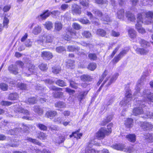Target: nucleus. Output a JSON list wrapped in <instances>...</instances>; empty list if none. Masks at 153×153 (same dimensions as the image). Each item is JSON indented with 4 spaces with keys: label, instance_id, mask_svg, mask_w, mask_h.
I'll return each mask as SVG.
<instances>
[{
    "label": "nucleus",
    "instance_id": "f257e3e1",
    "mask_svg": "<svg viewBox=\"0 0 153 153\" xmlns=\"http://www.w3.org/2000/svg\"><path fill=\"white\" fill-rule=\"evenodd\" d=\"M16 65H11L9 67V70L14 74H16L18 73L17 71V66H19L22 68V73L25 76H28L29 75L36 71V68H35V66L32 64H30L29 66H28L27 69L23 67L24 63L20 61H17L16 62Z\"/></svg>",
    "mask_w": 153,
    "mask_h": 153
},
{
    "label": "nucleus",
    "instance_id": "f03ea898",
    "mask_svg": "<svg viewBox=\"0 0 153 153\" xmlns=\"http://www.w3.org/2000/svg\"><path fill=\"white\" fill-rule=\"evenodd\" d=\"M144 76H142L140 80H139L135 88V91L134 93L135 96H139L141 95L144 99V101H151L153 102V94L151 93L148 90L144 91L142 94L139 93V91L142 88V85L143 84Z\"/></svg>",
    "mask_w": 153,
    "mask_h": 153
},
{
    "label": "nucleus",
    "instance_id": "7ed1b4c3",
    "mask_svg": "<svg viewBox=\"0 0 153 153\" xmlns=\"http://www.w3.org/2000/svg\"><path fill=\"white\" fill-rule=\"evenodd\" d=\"M138 104L139 106L134 108L133 110V113L135 116L142 115L141 117L145 118H151L153 117V113L147 111H144L146 109L145 103L142 101H138Z\"/></svg>",
    "mask_w": 153,
    "mask_h": 153
},
{
    "label": "nucleus",
    "instance_id": "20e7f679",
    "mask_svg": "<svg viewBox=\"0 0 153 153\" xmlns=\"http://www.w3.org/2000/svg\"><path fill=\"white\" fill-rule=\"evenodd\" d=\"M53 37L50 35L45 34L40 36L36 41L38 43L41 45L44 43H51L53 41Z\"/></svg>",
    "mask_w": 153,
    "mask_h": 153
},
{
    "label": "nucleus",
    "instance_id": "39448f33",
    "mask_svg": "<svg viewBox=\"0 0 153 153\" xmlns=\"http://www.w3.org/2000/svg\"><path fill=\"white\" fill-rule=\"evenodd\" d=\"M137 23L135 25L136 28L139 33L143 34L145 32V30L142 27V24L143 23L142 15L138 14L137 17Z\"/></svg>",
    "mask_w": 153,
    "mask_h": 153
},
{
    "label": "nucleus",
    "instance_id": "423d86ee",
    "mask_svg": "<svg viewBox=\"0 0 153 153\" xmlns=\"http://www.w3.org/2000/svg\"><path fill=\"white\" fill-rule=\"evenodd\" d=\"M93 13L96 16L99 17L101 20L103 21L104 23L105 24H108V22H110V18L107 15L105 16V18L102 17V13L99 10L97 9H95L93 11Z\"/></svg>",
    "mask_w": 153,
    "mask_h": 153
},
{
    "label": "nucleus",
    "instance_id": "0eeeda50",
    "mask_svg": "<svg viewBox=\"0 0 153 153\" xmlns=\"http://www.w3.org/2000/svg\"><path fill=\"white\" fill-rule=\"evenodd\" d=\"M132 99L131 91L128 90L126 91V96L120 102V104L122 105L125 106L127 105Z\"/></svg>",
    "mask_w": 153,
    "mask_h": 153
},
{
    "label": "nucleus",
    "instance_id": "6e6552de",
    "mask_svg": "<svg viewBox=\"0 0 153 153\" xmlns=\"http://www.w3.org/2000/svg\"><path fill=\"white\" fill-rule=\"evenodd\" d=\"M15 111H17L19 112L22 113L23 114L26 115V116H23L22 117V118L25 119L27 120H30L28 117L27 116V115L29 114V112L27 110H25L22 107L19 106L18 105H16L15 108Z\"/></svg>",
    "mask_w": 153,
    "mask_h": 153
},
{
    "label": "nucleus",
    "instance_id": "1a4fd4ad",
    "mask_svg": "<svg viewBox=\"0 0 153 153\" xmlns=\"http://www.w3.org/2000/svg\"><path fill=\"white\" fill-rule=\"evenodd\" d=\"M94 145H97V143H96L94 140H91L88 142L87 146L86 148L85 153H96L97 152L98 153V151L94 149H91V147Z\"/></svg>",
    "mask_w": 153,
    "mask_h": 153
},
{
    "label": "nucleus",
    "instance_id": "9d476101",
    "mask_svg": "<svg viewBox=\"0 0 153 153\" xmlns=\"http://www.w3.org/2000/svg\"><path fill=\"white\" fill-rule=\"evenodd\" d=\"M67 30L68 31L64 37L65 40H68L70 39L71 38L75 39L77 38V37L76 36V33L75 32V31L73 30L72 28H69Z\"/></svg>",
    "mask_w": 153,
    "mask_h": 153
},
{
    "label": "nucleus",
    "instance_id": "9b49d317",
    "mask_svg": "<svg viewBox=\"0 0 153 153\" xmlns=\"http://www.w3.org/2000/svg\"><path fill=\"white\" fill-rule=\"evenodd\" d=\"M106 133V131L104 128H102L95 134V136L97 138L100 140L103 139Z\"/></svg>",
    "mask_w": 153,
    "mask_h": 153
},
{
    "label": "nucleus",
    "instance_id": "f8f14e48",
    "mask_svg": "<svg viewBox=\"0 0 153 153\" xmlns=\"http://www.w3.org/2000/svg\"><path fill=\"white\" fill-rule=\"evenodd\" d=\"M72 13L74 14L80 15L81 13V8L79 6L76 4H74L72 7Z\"/></svg>",
    "mask_w": 153,
    "mask_h": 153
},
{
    "label": "nucleus",
    "instance_id": "ddd939ff",
    "mask_svg": "<svg viewBox=\"0 0 153 153\" xmlns=\"http://www.w3.org/2000/svg\"><path fill=\"white\" fill-rule=\"evenodd\" d=\"M10 83L12 86H15L16 85L18 87L22 90H25L26 88V85L19 82H18L17 84L16 83L15 81H14L10 80Z\"/></svg>",
    "mask_w": 153,
    "mask_h": 153
},
{
    "label": "nucleus",
    "instance_id": "4468645a",
    "mask_svg": "<svg viewBox=\"0 0 153 153\" xmlns=\"http://www.w3.org/2000/svg\"><path fill=\"white\" fill-rule=\"evenodd\" d=\"M141 123V127L145 130H148L152 129L153 127V125L150 123L142 122Z\"/></svg>",
    "mask_w": 153,
    "mask_h": 153
},
{
    "label": "nucleus",
    "instance_id": "2eb2a0df",
    "mask_svg": "<svg viewBox=\"0 0 153 153\" xmlns=\"http://www.w3.org/2000/svg\"><path fill=\"white\" fill-rule=\"evenodd\" d=\"M42 56L45 59L49 60L51 59L53 55L52 53L49 51H44L42 52Z\"/></svg>",
    "mask_w": 153,
    "mask_h": 153
},
{
    "label": "nucleus",
    "instance_id": "dca6fc26",
    "mask_svg": "<svg viewBox=\"0 0 153 153\" xmlns=\"http://www.w3.org/2000/svg\"><path fill=\"white\" fill-rule=\"evenodd\" d=\"M51 14L50 12L47 10L38 16L39 18L42 19H45Z\"/></svg>",
    "mask_w": 153,
    "mask_h": 153
},
{
    "label": "nucleus",
    "instance_id": "f3484780",
    "mask_svg": "<svg viewBox=\"0 0 153 153\" xmlns=\"http://www.w3.org/2000/svg\"><path fill=\"white\" fill-rule=\"evenodd\" d=\"M111 147L117 150L123 151L124 145L120 144H115L113 145Z\"/></svg>",
    "mask_w": 153,
    "mask_h": 153
},
{
    "label": "nucleus",
    "instance_id": "a211bd4d",
    "mask_svg": "<svg viewBox=\"0 0 153 153\" xmlns=\"http://www.w3.org/2000/svg\"><path fill=\"white\" fill-rule=\"evenodd\" d=\"M57 114V113L55 111H47L46 114V116L51 119H53V117Z\"/></svg>",
    "mask_w": 153,
    "mask_h": 153
},
{
    "label": "nucleus",
    "instance_id": "6ab92c4d",
    "mask_svg": "<svg viewBox=\"0 0 153 153\" xmlns=\"http://www.w3.org/2000/svg\"><path fill=\"white\" fill-rule=\"evenodd\" d=\"M135 51L137 53L140 54L141 55L146 54L149 51L146 48H137L135 49Z\"/></svg>",
    "mask_w": 153,
    "mask_h": 153
},
{
    "label": "nucleus",
    "instance_id": "aec40b11",
    "mask_svg": "<svg viewBox=\"0 0 153 153\" xmlns=\"http://www.w3.org/2000/svg\"><path fill=\"white\" fill-rule=\"evenodd\" d=\"M19 97V95L16 93H11L9 94L8 99L10 100H16Z\"/></svg>",
    "mask_w": 153,
    "mask_h": 153
},
{
    "label": "nucleus",
    "instance_id": "412c9836",
    "mask_svg": "<svg viewBox=\"0 0 153 153\" xmlns=\"http://www.w3.org/2000/svg\"><path fill=\"white\" fill-rule=\"evenodd\" d=\"M87 15L91 19L93 23L97 25H99L98 20L97 19L95 18H92V15L91 13L87 12Z\"/></svg>",
    "mask_w": 153,
    "mask_h": 153
},
{
    "label": "nucleus",
    "instance_id": "4be33fe9",
    "mask_svg": "<svg viewBox=\"0 0 153 153\" xmlns=\"http://www.w3.org/2000/svg\"><path fill=\"white\" fill-rule=\"evenodd\" d=\"M42 31L41 27L39 25H37L34 27L32 31V33L34 35H37Z\"/></svg>",
    "mask_w": 153,
    "mask_h": 153
},
{
    "label": "nucleus",
    "instance_id": "5701e85b",
    "mask_svg": "<svg viewBox=\"0 0 153 153\" xmlns=\"http://www.w3.org/2000/svg\"><path fill=\"white\" fill-rule=\"evenodd\" d=\"M128 35L131 39H134L136 36V33L133 29L130 28L128 30Z\"/></svg>",
    "mask_w": 153,
    "mask_h": 153
},
{
    "label": "nucleus",
    "instance_id": "b1692460",
    "mask_svg": "<svg viewBox=\"0 0 153 153\" xmlns=\"http://www.w3.org/2000/svg\"><path fill=\"white\" fill-rule=\"evenodd\" d=\"M128 140L132 143H134L136 140V135L134 134H129L126 136Z\"/></svg>",
    "mask_w": 153,
    "mask_h": 153
},
{
    "label": "nucleus",
    "instance_id": "393cba45",
    "mask_svg": "<svg viewBox=\"0 0 153 153\" xmlns=\"http://www.w3.org/2000/svg\"><path fill=\"white\" fill-rule=\"evenodd\" d=\"M82 135V133H79V131L78 130L73 132L72 134L70 135V137H71L74 136L75 138H77V139H79L80 138Z\"/></svg>",
    "mask_w": 153,
    "mask_h": 153
},
{
    "label": "nucleus",
    "instance_id": "a878e982",
    "mask_svg": "<svg viewBox=\"0 0 153 153\" xmlns=\"http://www.w3.org/2000/svg\"><path fill=\"white\" fill-rule=\"evenodd\" d=\"M133 120L131 118H127L125 121V124L128 128L131 127L132 126Z\"/></svg>",
    "mask_w": 153,
    "mask_h": 153
},
{
    "label": "nucleus",
    "instance_id": "bb28decb",
    "mask_svg": "<svg viewBox=\"0 0 153 153\" xmlns=\"http://www.w3.org/2000/svg\"><path fill=\"white\" fill-rule=\"evenodd\" d=\"M126 16L128 18V19L131 21H134L135 20V16L130 12H128L126 13Z\"/></svg>",
    "mask_w": 153,
    "mask_h": 153
},
{
    "label": "nucleus",
    "instance_id": "cd10ccee",
    "mask_svg": "<svg viewBox=\"0 0 153 153\" xmlns=\"http://www.w3.org/2000/svg\"><path fill=\"white\" fill-rule=\"evenodd\" d=\"M119 76V74L116 73L114 74L113 76L110 79L108 83V84L107 85V86L110 85L112 83L115 81L117 79L118 76Z\"/></svg>",
    "mask_w": 153,
    "mask_h": 153
},
{
    "label": "nucleus",
    "instance_id": "c85d7f7f",
    "mask_svg": "<svg viewBox=\"0 0 153 153\" xmlns=\"http://www.w3.org/2000/svg\"><path fill=\"white\" fill-rule=\"evenodd\" d=\"M140 44L141 45V46L143 47H149L150 46V43L145 40L139 38Z\"/></svg>",
    "mask_w": 153,
    "mask_h": 153
},
{
    "label": "nucleus",
    "instance_id": "c756f323",
    "mask_svg": "<svg viewBox=\"0 0 153 153\" xmlns=\"http://www.w3.org/2000/svg\"><path fill=\"white\" fill-rule=\"evenodd\" d=\"M62 24L59 22H56L54 25L55 30L59 31L62 28Z\"/></svg>",
    "mask_w": 153,
    "mask_h": 153
},
{
    "label": "nucleus",
    "instance_id": "7c9ffc66",
    "mask_svg": "<svg viewBox=\"0 0 153 153\" xmlns=\"http://www.w3.org/2000/svg\"><path fill=\"white\" fill-rule=\"evenodd\" d=\"M26 140L38 145L40 146L42 144L41 143L36 139H33L30 137H27Z\"/></svg>",
    "mask_w": 153,
    "mask_h": 153
},
{
    "label": "nucleus",
    "instance_id": "2f4dec72",
    "mask_svg": "<svg viewBox=\"0 0 153 153\" xmlns=\"http://www.w3.org/2000/svg\"><path fill=\"white\" fill-rule=\"evenodd\" d=\"M55 106L59 108H63L66 107V104L62 102H58L55 104Z\"/></svg>",
    "mask_w": 153,
    "mask_h": 153
},
{
    "label": "nucleus",
    "instance_id": "473e14b6",
    "mask_svg": "<svg viewBox=\"0 0 153 153\" xmlns=\"http://www.w3.org/2000/svg\"><path fill=\"white\" fill-rule=\"evenodd\" d=\"M45 27L48 30H51L53 28V24L51 22L47 21L44 24Z\"/></svg>",
    "mask_w": 153,
    "mask_h": 153
},
{
    "label": "nucleus",
    "instance_id": "72a5a7b5",
    "mask_svg": "<svg viewBox=\"0 0 153 153\" xmlns=\"http://www.w3.org/2000/svg\"><path fill=\"white\" fill-rule=\"evenodd\" d=\"M74 61L68 60L66 62V65L68 68L73 69L74 68Z\"/></svg>",
    "mask_w": 153,
    "mask_h": 153
},
{
    "label": "nucleus",
    "instance_id": "f704fd0d",
    "mask_svg": "<svg viewBox=\"0 0 153 153\" xmlns=\"http://www.w3.org/2000/svg\"><path fill=\"white\" fill-rule=\"evenodd\" d=\"M145 138L149 143L153 142V134L148 133L145 135Z\"/></svg>",
    "mask_w": 153,
    "mask_h": 153
},
{
    "label": "nucleus",
    "instance_id": "c9c22d12",
    "mask_svg": "<svg viewBox=\"0 0 153 153\" xmlns=\"http://www.w3.org/2000/svg\"><path fill=\"white\" fill-rule=\"evenodd\" d=\"M96 33L102 36H105L106 35V31L104 30L101 29H98Z\"/></svg>",
    "mask_w": 153,
    "mask_h": 153
},
{
    "label": "nucleus",
    "instance_id": "e433bc0d",
    "mask_svg": "<svg viewBox=\"0 0 153 153\" xmlns=\"http://www.w3.org/2000/svg\"><path fill=\"white\" fill-rule=\"evenodd\" d=\"M47 135L45 133L40 132L38 134L37 137L40 140H45L46 139Z\"/></svg>",
    "mask_w": 153,
    "mask_h": 153
},
{
    "label": "nucleus",
    "instance_id": "4c0bfd02",
    "mask_svg": "<svg viewBox=\"0 0 153 153\" xmlns=\"http://www.w3.org/2000/svg\"><path fill=\"white\" fill-rule=\"evenodd\" d=\"M34 111L39 115L42 114L43 113V110L40 108L39 106H35L34 107Z\"/></svg>",
    "mask_w": 153,
    "mask_h": 153
},
{
    "label": "nucleus",
    "instance_id": "58836bf2",
    "mask_svg": "<svg viewBox=\"0 0 153 153\" xmlns=\"http://www.w3.org/2000/svg\"><path fill=\"white\" fill-rule=\"evenodd\" d=\"M108 74V71H105L103 74L101 76L100 79L99 81L97 83V85L98 86L101 83L102 80Z\"/></svg>",
    "mask_w": 153,
    "mask_h": 153
},
{
    "label": "nucleus",
    "instance_id": "ea45409f",
    "mask_svg": "<svg viewBox=\"0 0 153 153\" xmlns=\"http://www.w3.org/2000/svg\"><path fill=\"white\" fill-rule=\"evenodd\" d=\"M123 151L127 153H131L134 152V149L131 147H126L124 146Z\"/></svg>",
    "mask_w": 153,
    "mask_h": 153
},
{
    "label": "nucleus",
    "instance_id": "a19ab883",
    "mask_svg": "<svg viewBox=\"0 0 153 153\" xmlns=\"http://www.w3.org/2000/svg\"><path fill=\"white\" fill-rule=\"evenodd\" d=\"M81 80L83 81H90L91 80V77L89 75H83L81 76Z\"/></svg>",
    "mask_w": 153,
    "mask_h": 153
},
{
    "label": "nucleus",
    "instance_id": "79ce46f5",
    "mask_svg": "<svg viewBox=\"0 0 153 153\" xmlns=\"http://www.w3.org/2000/svg\"><path fill=\"white\" fill-rule=\"evenodd\" d=\"M8 86L7 84L4 83H1L0 84V88L3 91H7Z\"/></svg>",
    "mask_w": 153,
    "mask_h": 153
},
{
    "label": "nucleus",
    "instance_id": "37998d69",
    "mask_svg": "<svg viewBox=\"0 0 153 153\" xmlns=\"http://www.w3.org/2000/svg\"><path fill=\"white\" fill-rule=\"evenodd\" d=\"M36 102L37 100L34 97L29 98L26 100V102L29 104H34L36 103Z\"/></svg>",
    "mask_w": 153,
    "mask_h": 153
},
{
    "label": "nucleus",
    "instance_id": "c03bdc74",
    "mask_svg": "<svg viewBox=\"0 0 153 153\" xmlns=\"http://www.w3.org/2000/svg\"><path fill=\"white\" fill-rule=\"evenodd\" d=\"M80 3L83 7H87L88 6V0H79Z\"/></svg>",
    "mask_w": 153,
    "mask_h": 153
},
{
    "label": "nucleus",
    "instance_id": "a18cd8bd",
    "mask_svg": "<svg viewBox=\"0 0 153 153\" xmlns=\"http://www.w3.org/2000/svg\"><path fill=\"white\" fill-rule=\"evenodd\" d=\"M117 17L119 19H121L124 16V11L123 9H121L118 11L117 13Z\"/></svg>",
    "mask_w": 153,
    "mask_h": 153
},
{
    "label": "nucleus",
    "instance_id": "49530a36",
    "mask_svg": "<svg viewBox=\"0 0 153 153\" xmlns=\"http://www.w3.org/2000/svg\"><path fill=\"white\" fill-rule=\"evenodd\" d=\"M112 119V117L111 116H108L106 119L104 121H103L101 123V125L102 126H104L107 123L110 122Z\"/></svg>",
    "mask_w": 153,
    "mask_h": 153
},
{
    "label": "nucleus",
    "instance_id": "de8ad7c7",
    "mask_svg": "<svg viewBox=\"0 0 153 153\" xmlns=\"http://www.w3.org/2000/svg\"><path fill=\"white\" fill-rule=\"evenodd\" d=\"M68 51H70L72 52L76 51H78L79 50V48L78 47L75 48L73 46H68Z\"/></svg>",
    "mask_w": 153,
    "mask_h": 153
},
{
    "label": "nucleus",
    "instance_id": "09e8293b",
    "mask_svg": "<svg viewBox=\"0 0 153 153\" xmlns=\"http://www.w3.org/2000/svg\"><path fill=\"white\" fill-rule=\"evenodd\" d=\"M33 152H35L36 153H51L49 150L46 149H44L42 152L38 149H34L33 150Z\"/></svg>",
    "mask_w": 153,
    "mask_h": 153
},
{
    "label": "nucleus",
    "instance_id": "8fccbe9b",
    "mask_svg": "<svg viewBox=\"0 0 153 153\" xmlns=\"http://www.w3.org/2000/svg\"><path fill=\"white\" fill-rule=\"evenodd\" d=\"M56 84L60 86H66V83L62 80H57L56 82Z\"/></svg>",
    "mask_w": 153,
    "mask_h": 153
},
{
    "label": "nucleus",
    "instance_id": "3c124183",
    "mask_svg": "<svg viewBox=\"0 0 153 153\" xmlns=\"http://www.w3.org/2000/svg\"><path fill=\"white\" fill-rule=\"evenodd\" d=\"M36 126L37 127L39 128L40 129L42 130L45 131L47 129V126L42 124L38 123L36 124Z\"/></svg>",
    "mask_w": 153,
    "mask_h": 153
},
{
    "label": "nucleus",
    "instance_id": "603ef678",
    "mask_svg": "<svg viewBox=\"0 0 153 153\" xmlns=\"http://www.w3.org/2000/svg\"><path fill=\"white\" fill-rule=\"evenodd\" d=\"M96 64L94 63H92L88 65V68L91 71L94 70L96 68Z\"/></svg>",
    "mask_w": 153,
    "mask_h": 153
},
{
    "label": "nucleus",
    "instance_id": "864d4df0",
    "mask_svg": "<svg viewBox=\"0 0 153 153\" xmlns=\"http://www.w3.org/2000/svg\"><path fill=\"white\" fill-rule=\"evenodd\" d=\"M52 72L55 74H57L59 73L61 70V68L60 67H54L53 68Z\"/></svg>",
    "mask_w": 153,
    "mask_h": 153
},
{
    "label": "nucleus",
    "instance_id": "5fc2aeb1",
    "mask_svg": "<svg viewBox=\"0 0 153 153\" xmlns=\"http://www.w3.org/2000/svg\"><path fill=\"white\" fill-rule=\"evenodd\" d=\"M89 58L92 60H95L97 59L96 55L95 53H90L88 55Z\"/></svg>",
    "mask_w": 153,
    "mask_h": 153
},
{
    "label": "nucleus",
    "instance_id": "6e6d98bb",
    "mask_svg": "<svg viewBox=\"0 0 153 153\" xmlns=\"http://www.w3.org/2000/svg\"><path fill=\"white\" fill-rule=\"evenodd\" d=\"M121 58H122L118 55L114 58L112 61V62L113 64H115L118 62Z\"/></svg>",
    "mask_w": 153,
    "mask_h": 153
},
{
    "label": "nucleus",
    "instance_id": "4d7b16f0",
    "mask_svg": "<svg viewBox=\"0 0 153 153\" xmlns=\"http://www.w3.org/2000/svg\"><path fill=\"white\" fill-rule=\"evenodd\" d=\"M9 20L6 17H4L3 20L4 26L6 28L8 27V24L9 23Z\"/></svg>",
    "mask_w": 153,
    "mask_h": 153
},
{
    "label": "nucleus",
    "instance_id": "13d9d810",
    "mask_svg": "<svg viewBox=\"0 0 153 153\" xmlns=\"http://www.w3.org/2000/svg\"><path fill=\"white\" fill-rule=\"evenodd\" d=\"M73 27L75 29L78 30L81 28V26L78 23H74L72 25Z\"/></svg>",
    "mask_w": 153,
    "mask_h": 153
},
{
    "label": "nucleus",
    "instance_id": "bf43d9fd",
    "mask_svg": "<svg viewBox=\"0 0 153 153\" xmlns=\"http://www.w3.org/2000/svg\"><path fill=\"white\" fill-rule=\"evenodd\" d=\"M82 34L83 36L87 38H90L91 36V34L88 31H85L82 33Z\"/></svg>",
    "mask_w": 153,
    "mask_h": 153
},
{
    "label": "nucleus",
    "instance_id": "052dcab7",
    "mask_svg": "<svg viewBox=\"0 0 153 153\" xmlns=\"http://www.w3.org/2000/svg\"><path fill=\"white\" fill-rule=\"evenodd\" d=\"M39 68L42 71H45L47 69L46 64L42 63L39 66Z\"/></svg>",
    "mask_w": 153,
    "mask_h": 153
},
{
    "label": "nucleus",
    "instance_id": "680f3d73",
    "mask_svg": "<svg viewBox=\"0 0 153 153\" xmlns=\"http://www.w3.org/2000/svg\"><path fill=\"white\" fill-rule=\"evenodd\" d=\"M153 1L152 0H144L143 4L144 5L147 4L152 5L153 4Z\"/></svg>",
    "mask_w": 153,
    "mask_h": 153
},
{
    "label": "nucleus",
    "instance_id": "e2e57ef3",
    "mask_svg": "<svg viewBox=\"0 0 153 153\" xmlns=\"http://www.w3.org/2000/svg\"><path fill=\"white\" fill-rule=\"evenodd\" d=\"M12 103L11 102L7 101H2L1 102V105L3 106H9L12 104Z\"/></svg>",
    "mask_w": 153,
    "mask_h": 153
},
{
    "label": "nucleus",
    "instance_id": "0e129e2a",
    "mask_svg": "<svg viewBox=\"0 0 153 153\" xmlns=\"http://www.w3.org/2000/svg\"><path fill=\"white\" fill-rule=\"evenodd\" d=\"M87 94V92L86 91H85L83 92H82L79 94V99L80 101H81L83 98Z\"/></svg>",
    "mask_w": 153,
    "mask_h": 153
},
{
    "label": "nucleus",
    "instance_id": "69168bd1",
    "mask_svg": "<svg viewBox=\"0 0 153 153\" xmlns=\"http://www.w3.org/2000/svg\"><path fill=\"white\" fill-rule=\"evenodd\" d=\"M128 50L125 49L121 51L118 55L120 56L121 58L123 57L124 55H125L128 52Z\"/></svg>",
    "mask_w": 153,
    "mask_h": 153
},
{
    "label": "nucleus",
    "instance_id": "338daca9",
    "mask_svg": "<svg viewBox=\"0 0 153 153\" xmlns=\"http://www.w3.org/2000/svg\"><path fill=\"white\" fill-rule=\"evenodd\" d=\"M62 120L63 119L62 117H58L55 118L53 120V121L55 122H58L61 124L62 122Z\"/></svg>",
    "mask_w": 153,
    "mask_h": 153
},
{
    "label": "nucleus",
    "instance_id": "774afa93",
    "mask_svg": "<svg viewBox=\"0 0 153 153\" xmlns=\"http://www.w3.org/2000/svg\"><path fill=\"white\" fill-rule=\"evenodd\" d=\"M68 5L64 4L61 6L60 8L61 10L65 11L68 8Z\"/></svg>",
    "mask_w": 153,
    "mask_h": 153
}]
</instances>
